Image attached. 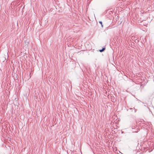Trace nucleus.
<instances>
[{
	"label": "nucleus",
	"mask_w": 154,
	"mask_h": 154,
	"mask_svg": "<svg viewBox=\"0 0 154 154\" xmlns=\"http://www.w3.org/2000/svg\"><path fill=\"white\" fill-rule=\"evenodd\" d=\"M99 22V23H100V24H101V26H102V27H103V25H102V22L101 21H100Z\"/></svg>",
	"instance_id": "f03ea898"
},
{
	"label": "nucleus",
	"mask_w": 154,
	"mask_h": 154,
	"mask_svg": "<svg viewBox=\"0 0 154 154\" xmlns=\"http://www.w3.org/2000/svg\"><path fill=\"white\" fill-rule=\"evenodd\" d=\"M105 49V48H103L102 49L100 50V51L101 52H103Z\"/></svg>",
	"instance_id": "f257e3e1"
}]
</instances>
